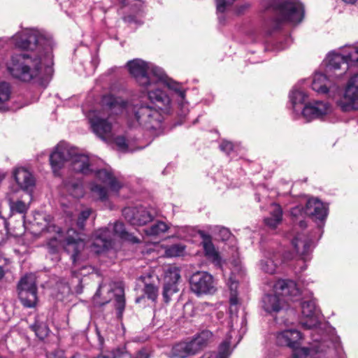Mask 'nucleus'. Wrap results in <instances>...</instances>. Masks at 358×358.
Segmentation results:
<instances>
[{
    "label": "nucleus",
    "instance_id": "18",
    "mask_svg": "<svg viewBox=\"0 0 358 358\" xmlns=\"http://www.w3.org/2000/svg\"><path fill=\"white\" fill-rule=\"evenodd\" d=\"M301 339V332L296 329H289L278 333L276 343L278 345L287 346L295 349L299 347Z\"/></svg>",
    "mask_w": 358,
    "mask_h": 358
},
{
    "label": "nucleus",
    "instance_id": "62",
    "mask_svg": "<svg viewBox=\"0 0 358 358\" xmlns=\"http://www.w3.org/2000/svg\"><path fill=\"white\" fill-rule=\"evenodd\" d=\"M245 8H246V6H242V7H241V9H242V10H243V9H245Z\"/></svg>",
    "mask_w": 358,
    "mask_h": 358
},
{
    "label": "nucleus",
    "instance_id": "26",
    "mask_svg": "<svg viewBox=\"0 0 358 358\" xmlns=\"http://www.w3.org/2000/svg\"><path fill=\"white\" fill-rule=\"evenodd\" d=\"M189 342L179 343L173 346L171 351V358H186L194 355Z\"/></svg>",
    "mask_w": 358,
    "mask_h": 358
},
{
    "label": "nucleus",
    "instance_id": "10",
    "mask_svg": "<svg viewBox=\"0 0 358 358\" xmlns=\"http://www.w3.org/2000/svg\"><path fill=\"white\" fill-rule=\"evenodd\" d=\"M327 61L328 71L340 69L341 65H345V69L347 70L349 66L358 62V47L350 48L348 52L344 55L335 52L329 53L327 57Z\"/></svg>",
    "mask_w": 358,
    "mask_h": 358
},
{
    "label": "nucleus",
    "instance_id": "49",
    "mask_svg": "<svg viewBox=\"0 0 358 358\" xmlns=\"http://www.w3.org/2000/svg\"><path fill=\"white\" fill-rule=\"evenodd\" d=\"M115 144L122 150H126L127 148V144L126 140L123 136H118L115 139Z\"/></svg>",
    "mask_w": 358,
    "mask_h": 358
},
{
    "label": "nucleus",
    "instance_id": "33",
    "mask_svg": "<svg viewBox=\"0 0 358 358\" xmlns=\"http://www.w3.org/2000/svg\"><path fill=\"white\" fill-rule=\"evenodd\" d=\"M230 341H224L219 346L218 352L205 354L201 358H228L230 355Z\"/></svg>",
    "mask_w": 358,
    "mask_h": 358
},
{
    "label": "nucleus",
    "instance_id": "61",
    "mask_svg": "<svg viewBox=\"0 0 358 358\" xmlns=\"http://www.w3.org/2000/svg\"><path fill=\"white\" fill-rule=\"evenodd\" d=\"M294 358H299V355L296 353L294 354Z\"/></svg>",
    "mask_w": 358,
    "mask_h": 358
},
{
    "label": "nucleus",
    "instance_id": "19",
    "mask_svg": "<svg viewBox=\"0 0 358 358\" xmlns=\"http://www.w3.org/2000/svg\"><path fill=\"white\" fill-rule=\"evenodd\" d=\"M311 243V240L303 234H298L292 241L296 252L304 262L309 259Z\"/></svg>",
    "mask_w": 358,
    "mask_h": 358
},
{
    "label": "nucleus",
    "instance_id": "42",
    "mask_svg": "<svg viewBox=\"0 0 358 358\" xmlns=\"http://www.w3.org/2000/svg\"><path fill=\"white\" fill-rule=\"evenodd\" d=\"M261 268L266 273L273 274L275 272L276 264L274 263L273 259H266L265 260H262Z\"/></svg>",
    "mask_w": 358,
    "mask_h": 358
},
{
    "label": "nucleus",
    "instance_id": "39",
    "mask_svg": "<svg viewBox=\"0 0 358 358\" xmlns=\"http://www.w3.org/2000/svg\"><path fill=\"white\" fill-rule=\"evenodd\" d=\"M32 329L35 331L36 336L43 340L46 338L49 334V328L44 323L35 324L32 327Z\"/></svg>",
    "mask_w": 358,
    "mask_h": 358
},
{
    "label": "nucleus",
    "instance_id": "51",
    "mask_svg": "<svg viewBox=\"0 0 358 358\" xmlns=\"http://www.w3.org/2000/svg\"><path fill=\"white\" fill-rule=\"evenodd\" d=\"M45 220L47 222V224L45 225V229L48 231H54L56 233H59L61 231V229L59 227L50 223V219L49 216H48V220L46 218Z\"/></svg>",
    "mask_w": 358,
    "mask_h": 358
},
{
    "label": "nucleus",
    "instance_id": "58",
    "mask_svg": "<svg viewBox=\"0 0 358 358\" xmlns=\"http://www.w3.org/2000/svg\"><path fill=\"white\" fill-rule=\"evenodd\" d=\"M344 2L350 4H354L357 0H343Z\"/></svg>",
    "mask_w": 358,
    "mask_h": 358
},
{
    "label": "nucleus",
    "instance_id": "8",
    "mask_svg": "<svg viewBox=\"0 0 358 358\" xmlns=\"http://www.w3.org/2000/svg\"><path fill=\"white\" fill-rule=\"evenodd\" d=\"M191 291L196 296L214 294L216 285L212 275L206 271H197L192 275L189 279Z\"/></svg>",
    "mask_w": 358,
    "mask_h": 358
},
{
    "label": "nucleus",
    "instance_id": "57",
    "mask_svg": "<svg viewBox=\"0 0 358 358\" xmlns=\"http://www.w3.org/2000/svg\"><path fill=\"white\" fill-rule=\"evenodd\" d=\"M299 224L300 227H301V228L306 227V223L304 220H300L299 222Z\"/></svg>",
    "mask_w": 358,
    "mask_h": 358
},
{
    "label": "nucleus",
    "instance_id": "20",
    "mask_svg": "<svg viewBox=\"0 0 358 358\" xmlns=\"http://www.w3.org/2000/svg\"><path fill=\"white\" fill-rule=\"evenodd\" d=\"M302 314L309 320L303 322V325L308 329L316 327L319 324V310L315 300L303 301L301 304Z\"/></svg>",
    "mask_w": 358,
    "mask_h": 358
},
{
    "label": "nucleus",
    "instance_id": "24",
    "mask_svg": "<svg viewBox=\"0 0 358 358\" xmlns=\"http://www.w3.org/2000/svg\"><path fill=\"white\" fill-rule=\"evenodd\" d=\"M102 106L105 110L109 113V116L113 114H119L122 112L125 108V103L113 95L108 94L103 96Z\"/></svg>",
    "mask_w": 358,
    "mask_h": 358
},
{
    "label": "nucleus",
    "instance_id": "1",
    "mask_svg": "<svg viewBox=\"0 0 358 358\" xmlns=\"http://www.w3.org/2000/svg\"><path fill=\"white\" fill-rule=\"evenodd\" d=\"M15 45L28 52L11 56L6 64L13 78L25 83H42L52 72L53 41L38 30L26 29L13 36Z\"/></svg>",
    "mask_w": 358,
    "mask_h": 358
},
{
    "label": "nucleus",
    "instance_id": "3",
    "mask_svg": "<svg viewBox=\"0 0 358 358\" xmlns=\"http://www.w3.org/2000/svg\"><path fill=\"white\" fill-rule=\"evenodd\" d=\"M261 4L273 13L266 22L269 34L286 23L298 24L304 17L303 6L298 0H262Z\"/></svg>",
    "mask_w": 358,
    "mask_h": 358
},
{
    "label": "nucleus",
    "instance_id": "48",
    "mask_svg": "<svg viewBox=\"0 0 358 358\" xmlns=\"http://www.w3.org/2000/svg\"><path fill=\"white\" fill-rule=\"evenodd\" d=\"M167 85L169 88L175 90L182 99H184L185 96V91L180 90V86L178 83H174L173 81H170L167 83Z\"/></svg>",
    "mask_w": 358,
    "mask_h": 358
},
{
    "label": "nucleus",
    "instance_id": "50",
    "mask_svg": "<svg viewBox=\"0 0 358 358\" xmlns=\"http://www.w3.org/2000/svg\"><path fill=\"white\" fill-rule=\"evenodd\" d=\"M231 235V234L230 231L227 228L222 227L219 230V236L222 241L228 240L230 238Z\"/></svg>",
    "mask_w": 358,
    "mask_h": 358
},
{
    "label": "nucleus",
    "instance_id": "27",
    "mask_svg": "<svg viewBox=\"0 0 358 358\" xmlns=\"http://www.w3.org/2000/svg\"><path fill=\"white\" fill-rule=\"evenodd\" d=\"M270 216L264 219V223L271 229H275L282 221V210L281 207L276 204L271 205Z\"/></svg>",
    "mask_w": 358,
    "mask_h": 358
},
{
    "label": "nucleus",
    "instance_id": "16",
    "mask_svg": "<svg viewBox=\"0 0 358 358\" xmlns=\"http://www.w3.org/2000/svg\"><path fill=\"white\" fill-rule=\"evenodd\" d=\"M331 112V106L327 102L315 101L307 103L303 108L302 115L307 122L322 118Z\"/></svg>",
    "mask_w": 358,
    "mask_h": 358
},
{
    "label": "nucleus",
    "instance_id": "40",
    "mask_svg": "<svg viewBox=\"0 0 358 358\" xmlns=\"http://www.w3.org/2000/svg\"><path fill=\"white\" fill-rule=\"evenodd\" d=\"M91 213L92 210L89 208L80 212L76 222V226L79 229H84L85 222L89 218L90 215H91Z\"/></svg>",
    "mask_w": 358,
    "mask_h": 358
},
{
    "label": "nucleus",
    "instance_id": "31",
    "mask_svg": "<svg viewBox=\"0 0 358 358\" xmlns=\"http://www.w3.org/2000/svg\"><path fill=\"white\" fill-rule=\"evenodd\" d=\"M206 257L210 259L212 262L218 267L222 266V258L219 252L215 250L212 242L206 243L203 245Z\"/></svg>",
    "mask_w": 358,
    "mask_h": 358
},
{
    "label": "nucleus",
    "instance_id": "13",
    "mask_svg": "<svg viewBox=\"0 0 358 358\" xmlns=\"http://www.w3.org/2000/svg\"><path fill=\"white\" fill-rule=\"evenodd\" d=\"M122 214L124 218L134 226L145 225L153 219L152 215L142 206L125 208L122 210Z\"/></svg>",
    "mask_w": 358,
    "mask_h": 358
},
{
    "label": "nucleus",
    "instance_id": "21",
    "mask_svg": "<svg viewBox=\"0 0 358 358\" xmlns=\"http://www.w3.org/2000/svg\"><path fill=\"white\" fill-rule=\"evenodd\" d=\"M92 246L96 248V252L100 253L112 247V236L110 231L107 228L97 230L94 235Z\"/></svg>",
    "mask_w": 358,
    "mask_h": 358
},
{
    "label": "nucleus",
    "instance_id": "11",
    "mask_svg": "<svg viewBox=\"0 0 358 358\" xmlns=\"http://www.w3.org/2000/svg\"><path fill=\"white\" fill-rule=\"evenodd\" d=\"M339 106L343 111L358 109V74L350 78Z\"/></svg>",
    "mask_w": 358,
    "mask_h": 358
},
{
    "label": "nucleus",
    "instance_id": "35",
    "mask_svg": "<svg viewBox=\"0 0 358 358\" xmlns=\"http://www.w3.org/2000/svg\"><path fill=\"white\" fill-rule=\"evenodd\" d=\"M306 94L301 90H293L289 95V99L292 102L293 108L295 111L298 110L296 108L298 104H303L306 99Z\"/></svg>",
    "mask_w": 358,
    "mask_h": 358
},
{
    "label": "nucleus",
    "instance_id": "41",
    "mask_svg": "<svg viewBox=\"0 0 358 358\" xmlns=\"http://www.w3.org/2000/svg\"><path fill=\"white\" fill-rule=\"evenodd\" d=\"M10 207L12 212L20 214H24L29 208V206L22 201H17L10 203Z\"/></svg>",
    "mask_w": 358,
    "mask_h": 358
},
{
    "label": "nucleus",
    "instance_id": "15",
    "mask_svg": "<svg viewBox=\"0 0 358 358\" xmlns=\"http://www.w3.org/2000/svg\"><path fill=\"white\" fill-rule=\"evenodd\" d=\"M64 248L65 251L71 255V258L73 264L78 261V257L80 251L84 248V243L80 235L73 229L67 231V236L65 238Z\"/></svg>",
    "mask_w": 358,
    "mask_h": 358
},
{
    "label": "nucleus",
    "instance_id": "45",
    "mask_svg": "<svg viewBox=\"0 0 358 358\" xmlns=\"http://www.w3.org/2000/svg\"><path fill=\"white\" fill-rule=\"evenodd\" d=\"M59 242L57 238H52L48 243V249L50 253L56 254L58 252Z\"/></svg>",
    "mask_w": 358,
    "mask_h": 358
},
{
    "label": "nucleus",
    "instance_id": "54",
    "mask_svg": "<svg viewBox=\"0 0 358 358\" xmlns=\"http://www.w3.org/2000/svg\"><path fill=\"white\" fill-rule=\"evenodd\" d=\"M231 264H233L235 267L238 268L240 266L241 262H240V260H239V259L238 257L237 258H234L231 261Z\"/></svg>",
    "mask_w": 358,
    "mask_h": 358
},
{
    "label": "nucleus",
    "instance_id": "60",
    "mask_svg": "<svg viewBox=\"0 0 358 358\" xmlns=\"http://www.w3.org/2000/svg\"><path fill=\"white\" fill-rule=\"evenodd\" d=\"M120 1L122 3V4L123 6H125V5H126L125 0H120Z\"/></svg>",
    "mask_w": 358,
    "mask_h": 358
},
{
    "label": "nucleus",
    "instance_id": "52",
    "mask_svg": "<svg viewBox=\"0 0 358 358\" xmlns=\"http://www.w3.org/2000/svg\"><path fill=\"white\" fill-rule=\"evenodd\" d=\"M303 213H305V209L301 206H295L291 210V215L294 217L302 215Z\"/></svg>",
    "mask_w": 358,
    "mask_h": 358
},
{
    "label": "nucleus",
    "instance_id": "4",
    "mask_svg": "<svg viewBox=\"0 0 358 358\" xmlns=\"http://www.w3.org/2000/svg\"><path fill=\"white\" fill-rule=\"evenodd\" d=\"M70 160L73 171L84 175L92 172L89 157L85 155L78 154L76 148L64 141H60L50 155V162L55 176L59 175V170L64 164Z\"/></svg>",
    "mask_w": 358,
    "mask_h": 358
},
{
    "label": "nucleus",
    "instance_id": "36",
    "mask_svg": "<svg viewBox=\"0 0 358 358\" xmlns=\"http://www.w3.org/2000/svg\"><path fill=\"white\" fill-rule=\"evenodd\" d=\"M90 190L93 197L96 199L103 201L108 199L107 189L100 185L92 183L90 187Z\"/></svg>",
    "mask_w": 358,
    "mask_h": 358
},
{
    "label": "nucleus",
    "instance_id": "47",
    "mask_svg": "<svg viewBox=\"0 0 358 358\" xmlns=\"http://www.w3.org/2000/svg\"><path fill=\"white\" fill-rule=\"evenodd\" d=\"M220 148L222 151L229 155V153L234 150V144L231 141H222L220 145Z\"/></svg>",
    "mask_w": 358,
    "mask_h": 358
},
{
    "label": "nucleus",
    "instance_id": "2",
    "mask_svg": "<svg viewBox=\"0 0 358 358\" xmlns=\"http://www.w3.org/2000/svg\"><path fill=\"white\" fill-rule=\"evenodd\" d=\"M149 102L140 101L132 106V115L138 124L147 129H160L164 115L171 112V99L163 91L148 90Z\"/></svg>",
    "mask_w": 358,
    "mask_h": 358
},
{
    "label": "nucleus",
    "instance_id": "56",
    "mask_svg": "<svg viewBox=\"0 0 358 358\" xmlns=\"http://www.w3.org/2000/svg\"><path fill=\"white\" fill-rule=\"evenodd\" d=\"M5 275V271L2 266H0V280L3 279Z\"/></svg>",
    "mask_w": 358,
    "mask_h": 358
},
{
    "label": "nucleus",
    "instance_id": "59",
    "mask_svg": "<svg viewBox=\"0 0 358 358\" xmlns=\"http://www.w3.org/2000/svg\"><path fill=\"white\" fill-rule=\"evenodd\" d=\"M301 351L303 352V355L306 356L308 355V349L303 348Z\"/></svg>",
    "mask_w": 358,
    "mask_h": 358
},
{
    "label": "nucleus",
    "instance_id": "28",
    "mask_svg": "<svg viewBox=\"0 0 358 358\" xmlns=\"http://www.w3.org/2000/svg\"><path fill=\"white\" fill-rule=\"evenodd\" d=\"M328 79L321 73H315L312 82V89L320 94H327L329 91L327 87Z\"/></svg>",
    "mask_w": 358,
    "mask_h": 358
},
{
    "label": "nucleus",
    "instance_id": "12",
    "mask_svg": "<svg viewBox=\"0 0 358 358\" xmlns=\"http://www.w3.org/2000/svg\"><path fill=\"white\" fill-rule=\"evenodd\" d=\"M89 120L93 132L98 137L105 141L113 138L112 123L108 117L105 118L100 113H96L90 117Z\"/></svg>",
    "mask_w": 358,
    "mask_h": 358
},
{
    "label": "nucleus",
    "instance_id": "30",
    "mask_svg": "<svg viewBox=\"0 0 358 358\" xmlns=\"http://www.w3.org/2000/svg\"><path fill=\"white\" fill-rule=\"evenodd\" d=\"M67 192L75 198L82 197L84 194L82 182L79 180L68 179L64 181Z\"/></svg>",
    "mask_w": 358,
    "mask_h": 358
},
{
    "label": "nucleus",
    "instance_id": "17",
    "mask_svg": "<svg viewBox=\"0 0 358 358\" xmlns=\"http://www.w3.org/2000/svg\"><path fill=\"white\" fill-rule=\"evenodd\" d=\"M305 214L315 221L322 222L327 215V208L319 199H310L306 203Z\"/></svg>",
    "mask_w": 358,
    "mask_h": 358
},
{
    "label": "nucleus",
    "instance_id": "9",
    "mask_svg": "<svg viewBox=\"0 0 358 358\" xmlns=\"http://www.w3.org/2000/svg\"><path fill=\"white\" fill-rule=\"evenodd\" d=\"M18 296L20 301L27 308L34 307L37 302V287L34 275L22 277L17 285Z\"/></svg>",
    "mask_w": 358,
    "mask_h": 358
},
{
    "label": "nucleus",
    "instance_id": "5",
    "mask_svg": "<svg viewBox=\"0 0 358 358\" xmlns=\"http://www.w3.org/2000/svg\"><path fill=\"white\" fill-rule=\"evenodd\" d=\"M127 66L138 85L146 89L158 82L166 81V75L161 68L141 59L129 61Z\"/></svg>",
    "mask_w": 358,
    "mask_h": 358
},
{
    "label": "nucleus",
    "instance_id": "38",
    "mask_svg": "<svg viewBox=\"0 0 358 358\" xmlns=\"http://www.w3.org/2000/svg\"><path fill=\"white\" fill-rule=\"evenodd\" d=\"M185 249V248L182 245L175 244L166 248L165 254L169 257H180L183 255Z\"/></svg>",
    "mask_w": 358,
    "mask_h": 358
},
{
    "label": "nucleus",
    "instance_id": "32",
    "mask_svg": "<svg viewBox=\"0 0 358 358\" xmlns=\"http://www.w3.org/2000/svg\"><path fill=\"white\" fill-rule=\"evenodd\" d=\"M151 275L141 276L140 280L144 283L143 292L148 299L155 301L158 296V289L152 283L149 282Z\"/></svg>",
    "mask_w": 358,
    "mask_h": 358
},
{
    "label": "nucleus",
    "instance_id": "44",
    "mask_svg": "<svg viewBox=\"0 0 358 358\" xmlns=\"http://www.w3.org/2000/svg\"><path fill=\"white\" fill-rule=\"evenodd\" d=\"M236 0H216V8L218 13H223Z\"/></svg>",
    "mask_w": 358,
    "mask_h": 358
},
{
    "label": "nucleus",
    "instance_id": "7",
    "mask_svg": "<svg viewBox=\"0 0 358 358\" xmlns=\"http://www.w3.org/2000/svg\"><path fill=\"white\" fill-rule=\"evenodd\" d=\"M106 287V285L103 283L99 285V287L94 296V301L99 306H103L108 303L115 299V306L117 310V315L118 317H122L123 312L125 308V299H124V289L116 283H111L109 285V287L107 289V293L108 296L104 297L103 301H99L98 298L101 294V290Z\"/></svg>",
    "mask_w": 358,
    "mask_h": 358
},
{
    "label": "nucleus",
    "instance_id": "22",
    "mask_svg": "<svg viewBox=\"0 0 358 358\" xmlns=\"http://www.w3.org/2000/svg\"><path fill=\"white\" fill-rule=\"evenodd\" d=\"M14 178L23 190L29 192L35 185V180L31 173L24 168H17L15 170Z\"/></svg>",
    "mask_w": 358,
    "mask_h": 358
},
{
    "label": "nucleus",
    "instance_id": "37",
    "mask_svg": "<svg viewBox=\"0 0 358 358\" xmlns=\"http://www.w3.org/2000/svg\"><path fill=\"white\" fill-rule=\"evenodd\" d=\"M169 229L168 225L162 221L152 224L149 229L147 230V234L150 236H157L161 233L166 232Z\"/></svg>",
    "mask_w": 358,
    "mask_h": 358
},
{
    "label": "nucleus",
    "instance_id": "46",
    "mask_svg": "<svg viewBox=\"0 0 358 358\" xmlns=\"http://www.w3.org/2000/svg\"><path fill=\"white\" fill-rule=\"evenodd\" d=\"M122 358H148V354L144 351H138L135 355H131L125 350H122Z\"/></svg>",
    "mask_w": 358,
    "mask_h": 358
},
{
    "label": "nucleus",
    "instance_id": "14",
    "mask_svg": "<svg viewBox=\"0 0 358 358\" xmlns=\"http://www.w3.org/2000/svg\"><path fill=\"white\" fill-rule=\"evenodd\" d=\"M180 279V270L177 267L172 266L166 270L162 291V296L165 303H169L172 296L178 292V282Z\"/></svg>",
    "mask_w": 358,
    "mask_h": 358
},
{
    "label": "nucleus",
    "instance_id": "6",
    "mask_svg": "<svg viewBox=\"0 0 358 358\" xmlns=\"http://www.w3.org/2000/svg\"><path fill=\"white\" fill-rule=\"evenodd\" d=\"M275 294H268L262 298V308L269 313L279 312L283 303L287 302L286 297L296 296L299 294V289L293 280H279L274 286Z\"/></svg>",
    "mask_w": 358,
    "mask_h": 358
},
{
    "label": "nucleus",
    "instance_id": "29",
    "mask_svg": "<svg viewBox=\"0 0 358 358\" xmlns=\"http://www.w3.org/2000/svg\"><path fill=\"white\" fill-rule=\"evenodd\" d=\"M114 234L119 236L121 239L129 241L133 243H139L140 241L138 238L134 236L132 234L129 233L122 222H115L113 227Z\"/></svg>",
    "mask_w": 358,
    "mask_h": 358
},
{
    "label": "nucleus",
    "instance_id": "34",
    "mask_svg": "<svg viewBox=\"0 0 358 358\" xmlns=\"http://www.w3.org/2000/svg\"><path fill=\"white\" fill-rule=\"evenodd\" d=\"M318 352L321 354L320 358H340L338 352L332 343H322L318 347Z\"/></svg>",
    "mask_w": 358,
    "mask_h": 358
},
{
    "label": "nucleus",
    "instance_id": "55",
    "mask_svg": "<svg viewBox=\"0 0 358 358\" xmlns=\"http://www.w3.org/2000/svg\"><path fill=\"white\" fill-rule=\"evenodd\" d=\"M238 303V299L236 297H231L230 303L231 305H236Z\"/></svg>",
    "mask_w": 358,
    "mask_h": 358
},
{
    "label": "nucleus",
    "instance_id": "23",
    "mask_svg": "<svg viewBox=\"0 0 358 358\" xmlns=\"http://www.w3.org/2000/svg\"><path fill=\"white\" fill-rule=\"evenodd\" d=\"M95 176L99 180L106 184L111 192L117 193L122 187V184L113 176L111 171L107 169L97 170L95 172Z\"/></svg>",
    "mask_w": 358,
    "mask_h": 358
},
{
    "label": "nucleus",
    "instance_id": "53",
    "mask_svg": "<svg viewBox=\"0 0 358 358\" xmlns=\"http://www.w3.org/2000/svg\"><path fill=\"white\" fill-rule=\"evenodd\" d=\"M199 234L202 238V245L206 244V243L212 242L211 236L209 234L203 231H199Z\"/></svg>",
    "mask_w": 358,
    "mask_h": 358
},
{
    "label": "nucleus",
    "instance_id": "43",
    "mask_svg": "<svg viewBox=\"0 0 358 358\" xmlns=\"http://www.w3.org/2000/svg\"><path fill=\"white\" fill-rule=\"evenodd\" d=\"M123 349L117 348L111 352L101 353L94 358H122Z\"/></svg>",
    "mask_w": 358,
    "mask_h": 358
},
{
    "label": "nucleus",
    "instance_id": "25",
    "mask_svg": "<svg viewBox=\"0 0 358 358\" xmlns=\"http://www.w3.org/2000/svg\"><path fill=\"white\" fill-rule=\"evenodd\" d=\"M213 334L210 331L205 330L199 334L194 339L189 341L194 354L199 352L207 346L212 340Z\"/></svg>",
    "mask_w": 358,
    "mask_h": 358
}]
</instances>
